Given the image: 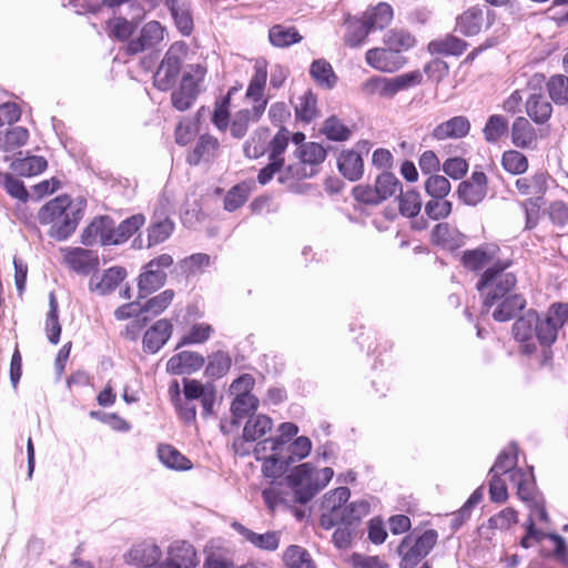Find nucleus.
<instances>
[{
	"instance_id": "obj_1",
	"label": "nucleus",
	"mask_w": 568,
	"mask_h": 568,
	"mask_svg": "<svg viewBox=\"0 0 568 568\" xmlns=\"http://www.w3.org/2000/svg\"><path fill=\"white\" fill-rule=\"evenodd\" d=\"M85 201L73 202L68 195H60L44 204L38 220L41 224H52L51 234L59 241L67 240L83 217Z\"/></svg>"
},
{
	"instance_id": "obj_2",
	"label": "nucleus",
	"mask_w": 568,
	"mask_h": 568,
	"mask_svg": "<svg viewBox=\"0 0 568 568\" xmlns=\"http://www.w3.org/2000/svg\"><path fill=\"white\" fill-rule=\"evenodd\" d=\"M333 476L334 470L331 467L316 470L311 463H304L291 470L286 481L293 490L294 500L305 505L327 486Z\"/></svg>"
},
{
	"instance_id": "obj_3",
	"label": "nucleus",
	"mask_w": 568,
	"mask_h": 568,
	"mask_svg": "<svg viewBox=\"0 0 568 568\" xmlns=\"http://www.w3.org/2000/svg\"><path fill=\"white\" fill-rule=\"evenodd\" d=\"M511 265L509 260L497 261L489 265L481 274L476 288L484 297V307L488 311L500 298L513 294L516 287L517 277L507 268Z\"/></svg>"
},
{
	"instance_id": "obj_4",
	"label": "nucleus",
	"mask_w": 568,
	"mask_h": 568,
	"mask_svg": "<svg viewBox=\"0 0 568 568\" xmlns=\"http://www.w3.org/2000/svg\"><path fill=\"white\" fill-rule=\"evenodd\" d=\"M517 447L515 444L507 446L497 457L489 474H509L510 481L517 488V495L521 500H529L535 490V480L531 469L526 471L517 468Z\"/></svg>"
},
{
	"instance_id": "obj_5",
	"label": "nucleus",
	"mask_w": 568,
	"mask_h": 568,
	"mask_svg": "<svg viewBox=\"0 0 568 568\" xmlns=\"http://www.w3.org/2000/svg\"><path fill=\"white\" fill-rule=\"evenodd\" d=\"M437 540L438 534L434 529L407 534L397 547L399 568H415L432 551Z\"/></svg>"
},
{
	"instance_id": "obj_6",
	"label": "nucleus",
	"mask_w": 568,
	"mask_h": 568,
	"mask_svg": "<svg viewBox=\"0 0 568 568\" xmlns=\"http://www.w3.org/2000/svg\"><path fill=\"white\" fill-rule=\"evenodd\" d=\"M351 497V490L347 487H337L326 493L322 500V515L320 524L324 529H331L338 525L345 509V504Z\"/></svg>"
},
{
	"instance_id": "obj_7",
	"label": "nucleus",
	"mask_w": 568,
	"mask_h": 568,
	"mask_svg": "<svg viewBox=\"0 0 568 568\" xmlns=\"http://www.w3.org/2000/svg\"><path fill=\"white\" fill-rule=\"evenodd\" d=\"M173 264V257L170 254H161L151 260L140 274L138 286L141 294H150L165 284V268Z\"/></svg>"
},
{
	"instance_id": "obj_8",
	"label": "nucleus",
	"mask_w": 568,
	"mask_h": 568,
	"mask_svg": "<svg viewBox=\"0 0 568 568\" xmlns=\"http://www.w3.org/2000/svg\"><path fill=\"white\" fill-rule=\"evenodd\" d=\"M165 29L159 21L146 22L138 37L132 38L124 47L125 53L135 55L146 50L156 49L164 40Z\"/></svg>"
},
{
	"instance_id": "obj_9",
	"label": "nucleus",
	"mask_w": 568,
	"mask_h": 568,
	"mask_svg": "<svg viewBox=\"0 0 568 568\" xmlns=\"http://www.w3.org/2000/svg\"><path fill=\"white\" fill-rule=\"evenodd\" d=\"M266 80V62L264 60H258L254 65V73L250 80L245 93L246 99L253 103L251 110L255 116H262L267 106L268 100L264 97Z\"/></svg>"
},
{
	"instance_id": "obj_10",
	"label": "nucleus",
	"mask_w": 568,
	"mask_h": 568,
	"mask_svg": "<svg viewBox=\"0 0 568 568\" xmlns=\"http://www.w3.org/2000/svg\"><path fill=\"white\" fill-rule=\"evenodd\" d=\"M273 428V420L264 414L251 416L244 425L242 438H237L233 443L235 454L240 456L248 455L250 449L246 447L247 442H256L264 437Z\"/></svg>"
},
{
	"instance_id": "obj_11",
	"label": "nucleus",
	"mask_w": 568,
	"mask_h": 568,
	"mask_svg": "<svg viewBox=\"0 0 568 568\" xmlns=\"http://www.w3.org/2000/svg\"><path fill=\"white\" fill-rule=\"evenodd\" d=\"M199 564L194 547L186 541L172 542L165 559L155 568H195Z\"/></svg>"
},
{
	"instance_id": "obj_12",
	"label": "nucleus",
	"mask_w": 568,
	"mask_h": 568,
	"mask_svg": "<svg viewBox=\"0 0 568 568\" xmlns=\"http://www.w3.org/2000/svg\"><path fill=\"white\" fill-rule=\"evenodd\" d=\"M65 264L74 272L88 275L99 267L97 252L82 247H67L61 250Z\"/></svg>"
},
{
	"instance_id": "obj_13",
	"label": "nucleus",
	"mask_w": 568,
	"mask_h": 568,
	"mask_svg": "<svg viewBox=\"0 0 568 568\" xmlns=\"http://www.w3.org/2000/svg\"><path fill=\"white\" fill-rule=\"evenodd\" d=\"M365 60L375 70L389 73L399 70L406 63V59L402 54L388 47L369 49L365 54Z\"/></svg>"
},
{
	"instance_id": "obj_14",
	"label": "nucleus",
	"mask_w": 568,
	"mask_h": 568,
	"mask_svg": "<svg viewBox=\"0 0 568 568\" xmlns=\"http://www.w3.org/2000/svg\"><path fill=\"white\" fill-rule=\"evenodd\" d=\"M458 197L467 205H477L487 194V178L481 171H474L469 179L457 189Z\"/></svg>"
},
{
	"instance_id": "obj_15",
	"label": "nucleus",
	"mask_w": 568,
	"mask_h": 568,
	"mask_svg": "<svg viewBox=\"0 0 568 568\" xmlns=\"http://www.w3.org/2000/svg\"><path fill=\"white\" fill-rule=\"evenodd\" d=\"M181 64V59L173 50H168L153 77L154 85L161 91L171 89L180 74Z\"/></svg>"
},
{
	"instance_id": "obj_16",
	"label": "nucleus",
	"mask_w": 568,
	"mask_h": 568,
	"mask_svg": "<svg viewBox=\"0 0 568 568\" xmlns=\"http://www.w3.org/2000/svg\"><path fill=\"white\" fill-rule=\"evenodd\" d=\"M112 219L109 216L95 217L82 232L81 243L85 246L94 244H112Z\"/></svg>"
},
{
	"instance_id": "obj_17",
	"label": "nucleus",
	"mask_w": 568,
	"mask_h": 568,
	"mask_svg": "<svg viewBox=\"0 0 568 568\" xmlns=\"http://www.w3.org/2000/svg\"><path fill=\"white\" fill-rule=\"evenodd\" d=\"M162 551L160 547L150 540H144L134 545L125 558L129 564L142 568H155L160 562Z\"/></svg>"
},
{
	"instance_id": "obj_18",
	"label": "nucleus",
	"mask_w": 568,
	"mask_h": 568,
	"mask_svg": "<svg viewBox=\"0 0 568 568\" xmlns=\"http://www.w3.org/2000/svg\"><path fill=\"white\" fill-rule=\"evenodd\" d=\"M231 527L240 534L245 541L253 545L255 548L265 551H275L280 546L281 532L280 531H266L264 534H257L239 521H233Z\"/></svg>"
},
{
	"instance_id": "obj_19",
	"label": "nucleus",
	"mask_w": 568,
	"mask_h": 568,
	"mask_svg": "<svg viewBox=\"0 0 568 568\" xmlns=\"http://www.w3.org/2000/svg\"><path fill=\"white\" fill-rule=\"evenodd\" d=\"M537 323V312L527 311L513 325L514 337L523 343L525 353L530 354L536 349L535 344V324Z\"/></svg>"
},
{
	"instance_id": "obj_20",
	"label": "nucleus",
	"mask_w": 568,
	"mask_h": 568,
	"mask_svg": "<svg viewBox=\"0 0 568 568\" xmlns=\"http://www.w3.org/2000/svg\"><path fill=\"white\" fill-rule=\"evenodd\" d=\"M277 430V436L264 438L256 444L254 448L256 459L263 458L262 452L274 449L285 450V446L298 433V427L293 423H282Z\"/></svg>"
},
{
	"instance_id": "obj_21",
	"label": "nucleus",
	"mask_w": 568,
	"mask_h": 568,
	"mask_svg": "<svg viewBox=\"0 0 568 568\" xmlns=\"http://www.w3.org/2000/svg\"><path fill=\"white\" fill-rule=\"evenodd\" d=\"M204 357L191 351H183L173 355L166 364V371L173 375L191 374L204 365Z\"/></svg>"
},
{
	"instance_id": "obj_22",
	"label": "nucleus",
	"mask_w": 568,
	"mask_h": 568,
	"mask_svg": "<svg viewBox=\"0 0 568 568\" xmlns=\"http://www.w3.org/2000/svg\"><path fill=\"white\" fill-rule=\"evenodd\" d=\"M199 94V81L190 73L182 77L180 88L172 93V104L179 111L192 106Z\"/></svg>"
},
{
	"instance_id": "obj_23",
	"label": "nucleus",
	"mask_w": 568,
	"mask_h": 568,
	"mask_svg": "<svg viewBox=\"0 0 568 568\" xmlns=\"http://www.w3.org/2000/svg\"><path fill=\"white\" fill-rule=\"evenodd\" d=\"M470 131V122L464 115H456L439 123L432 132V136L438 141L446 139H462Z\"/></svg>"
},
{
	"instance_id": "obj_24",
	"label": "nucleus",
	"mask_w": 568,
	"mask_h": 568,
	"mask_svg": "<svg viewBox=\"0 0 568 568\" xmlns=\"http://www.w3.org/2000/svg\"><path fill=\"white\" fill-rule=\"evenodd\" d=\"M165 6L181 34L190 36L194 28L190 2L186 0H165Z\"/></svg>"
},
{
	"instance_id": "obj_25",
	"label": "nucleus",
	"mask_w": 568,
	"mask_h": 568,
	"mask_svg": "<svg viewBox=\"0 0 568 568\" xmlns=\"http://www.w3.org/2000/svg\"><path fill=\"white\" fill-rule=\"evenodd\" d=\"M173 331L168 320L155 322L143 336V347L149 353H156L168 342Z\"/></svg>"
},
{
	"instance_id": "obj_26",
	"label": "nucleus",
	"mask_w": 568,
	"mask_h": 568,
	"mask_svg": "<svg viewBox=\"0 0 568 568\" xmlns=\"http://www.w3.org/2000/svg\"><path fill=\"white\" fill-rule=\"evenodd\" d=\"M297 158L300 159L301 163L303 164H310L312 166L311 172H303V173H294V175L297 179H304V178H311L313 176L316 171L314 170V166L320 165L324 162L326 159V150L316 142H307L305 144L300 145L296 149Z\"/></svg>"
},
{
	"instance_id": "obj_27",
	"label": "nucleus",
	"mask_w": 568,
	"mask_h": 568,
	"mask_svg": "<svg viewBox=\"0 0 568 568\" xmlns=\"http://www.w3.org/2000/svg\"><path fill=\"white\" fill-rule=\"evenodd\" d=\"M465 235L448 223H438L432 231V241L447 250H456L465 245Z\"/></svg>"
},
{
	"instance_id": "obj_28",
	"label": "nucleus",
	"mask_w": 568,
	"mask_h": 568,
	"mask_svg": "<svg viewBox=\"0 0 568 568\" xmlns=\"http://www.w3.org/2000/svg\"><path fill=\"white\" fill-rule=\"evenodd\" d=\"M144 17V10L141 7H136V13L128 20L124 17H114L109 21L110 34L120 41L131 40V36L136 30L140 21Z\"/></svg>"
},
{
	"instance_id": "obj_29",
	"label": "nucleus",
	"mask_w": 568,
	"mask_h": 568,
	"mask_svg": "<svg viewBox=\"0 0 568 568\" xmlns=\"http://www.w3.org/2000/svg\"><path fill=\"white\" fill-rule=\"evenodd\" d=\"M126 271L121 266H113L104 271L101 276H92L90 280V288L101 295H105L114 291L118 285L125 278Z\"/></svg>"
},
{
	"instance_id": "obj_30",
	"label": "nucleus",
	"mask_w": 568,
	"mask_h": 568,
	"mask_svg": "<svg viewBox=\"0 0 568 568\" xmlns=\"http://www.w3.org/2000/svg\"><path fill=\"white\" fill-rule=\"evenodd\" d=\"M525 106L527 115L537 124L546 123L552 114V104L539 92H530Z\"/></svg>"
},
{
	"instance_id": "obj_31",
	"label": "nucleus",
	"mask_w": 568,
	"mask_h": 568,
	"mask_svg": "<svg viewBox=\"0 0 568 568\" xmlns=\"http://www.w3.org/2000/svg\"><path fill=\"white\" fill-rule=\"evenodd\" d=\"M494 306L491 316L497 322H506L516 316L526 306V300L521 294L513 293L499 300Z\"/></svg>"
},
{
	"instance_id": "obj_32",
	"label": "nucleus",
	"mask_w": 568,
	"mask_h": 568,
	"mask_svg": "<svg viewBox=\"0 0 568 568\" xmlns=\"http://www.w3.org/2000/svg\"><path fill=\"white\" fill-rule=\"evenodd\" d=\"M156 453L160 462L169 469L185 471L193 467V463L170 444H160Z\"/></svg>"
},
{
	"instance_id": "obj_33",
	"label": "nucleus",
	"mask_w": 568,
	"mask_h": 568,
	"mask_svg": "<svg viewBox=\"0 0 568 568\" xmlns=\"http://www.w3.org/2000/svg\"><path fill=\"white\" fill-rule=\"evenodd\" d=\"M337 166L342 175L349 181L359 180L364 173L363 159L358 152L353 150L341 152Z\"/></svg>"
},
{
	"instance_id": "obj_34",
	"label": "nucleus",
	"mask_w": 568,
	"mask_h": 568,
	"mask_svg": "<svg viewBox=\"0 0 568 568\" xmlns=\"http://www.w3.org/2000/svg\"><path fill=\"white\" fill-rule=\"evenodd\" d=\"M262 456L258 460H264L262 469L266 477L277 478L292 465L282 449L262 452Z\"/></svg>"
},
{
	"instance_id": "obj_35",
	"label": "nucleus",
	"mask_w": 568,
	"mask_h": 568,
	"mask_svg": "<svg viewBox=\"0 0 568 568\" xmlns=\"http://www.w3.org/2000/svg\"><path fill=\"white\" fill-rule=\"evenodd\" d=\"M393 8L386 2L367 8L363 13V20L371 31L383 30L393 20Z\"/></svg>"
},
{
	"instance_id": "obj_36",
	"label": "nucleus",
	"mask_w": 568,
	"mask_h": 568,
	"mask_svg": "<svg viewBox=\"0 0 568 568\" xmlns=\"http://www.w3.org/2000/svg\"><path fill=\"white\" fill-rule=\"evenodd\" d=\"M496 256L494 246H479L475 250L465 251L462 257L463 265L470 271H480L489 265Z\"/></svg>"
},
{
	"instance_id": "obj_37",
	"label": "nucleus",
	"mask_w": 568,
	"mask_h": 568,
	"mask_svg": "<svg viewBox=\"0 0 568 568\" xmlns=\"http://www.w3.org/2000/svg\"><path fill=\"white\" fill-rule=\"evenodd\" d=\"M219 140L210 134H203L199 138L192 153L187 155V162L191 165H197L201 161L212 160L219 150Z\"/></svg>"
},
{
	"instance_id": "obj_38",
	"label": "nucleus",
	"mask_w": 568,
	"mask_h": 568,
	"mask_svg": "<svg viewBox=\"0 0 568 568\" xmlns=\"http://www.w3.org/2000/svg\"><path fill=\"white\" fill-rule=\"evenodd\" d=\"M515 186L521 195H531L536 196L535 200H541L547 190V174L540 171L532 176L519 178L516 180Z\"/></svg>"
},
{
	"instance_id": "obj_39",
	"label": "nucleus",
	"mask_w": 568,
	"mask_h": 568,
	"mask_svg": "<svg viewBox=\"0 0 568 568\" xmlns=\"http://www.w3.org/2000/svg\"><path fill=\"white\" fill-rule=\"evenodd\" d=\"M467 48V43L452 34L444 38L433 40L428 44L430 53L445 54V55H460Z\"/></svg>"
},
{
	"instance_id": "obj_40",
	"label": "nucleus",
	"mask_w": 568,
	"mask_h": 568,
	"mask_svg": "<svg viewBox=\"0 0 568 568\" xmlns=\"http://www.w3.org/2000/svg\"><path fill=\"white\" fill-rule=\"evenodd\" d=\"M145 223V217L142 214H134L124 221H122L118 226L114 225L112 221V244L118 245L128 241L143 224Z\"/></svg>"
},
{
	"instance_id": "obj_41",
	"label": "nucleus",
	"mask_w": 568,
	"mask_h": 568,
	"mask_svg": "<svg viewBox=\"0 0 568 568\" xmlns=\"http://www.w3.org/2000/svg\"><path fill=\"white\" fill-rule=\"evenodd\" d=\"M346 32L344 34V42L351 48H357L362 45L372 32L363 18H351L345 20Z\"/></svg>"
},
{
	"instance_id": "obj_42",
	"label": "nucleus",
	"mask_w": 568,
	"mask_h": 568,
	"mask_svg": "<svg viewBox=\"0 0 568 568\" xmlns=\"http://www.w3.org/2000/svg\"><path fill=\"white\" fill-rule=\"evenodd\" d=\"M174 230V223L169 217L153 216L148 227V247L166 241Z\"/></svg>"
},
{
	"instance_id": "obj_43",
	"label": "nucleus",
	"mask_w": 568,
	"mask_h": 568,
	"mask_svg": "<svg viewBox=\"0 0 568 568\" xmlns=\"http://www.w3.org/2000/svg\"><path fill=\"white\" fill-rule=\"evenodd\" d=\"M511 140L517 148L527 149L536 141V132L530 122L524 118H517L511 126Z\"/></svg>"
},
{
	"instance_id": "obj_44",
	"label": "nucleus",
	"mask_w": 568,
	"mask_h": 568,
	"mask_svg": "<svg viewBox=\"0 0 568 568\" xmlns=\"http://www.w3.org/2000/svg\"><path fill=\"white\" fill-rule=\"evenodd\" d=\"M483 22L481 9L473 7L458 17L457 29L464 36H476L480 32Z\"/></svg>"
},
{
	"instance_id": "obj_45",
	"label": "nucleus",
	"mask_w": 568,
	"mask_h": 568,
	"mask_svg": "<svg viewBox=\"0 0 568 568\" xmlns=\"http://www.w3.org/2000/svg\"><path fill=\"white\" fill-rule=\"evenodd\" d=\"M384 43L400 54V52L412 49L416 44V39L407 30L394 28L385 33Z\"/></svg>"
},
{
	"instance_id": "obj_46",
	"label": "nucleus",
	"mask_w": 568,
	"mask_h": 568,
	"mask_svg": "<svg viewBox=\"0 0 568 568\" xmlns=\"http://www.w3.org/2000/svg\"><path fill=\"white\" fill-rule=\"evenodd\" d=\"M283 561L287 568H316L310 552L298 545H291L285 549Z\"/></svg>"
},
{
	"instance_id": "obj_47",
	"label": "nucleus",
	"mask_w": 568,
	"mask_h": 568,
	"mask_svg": "<svg viewBox=\"0 0 568 568\" xmlns=\"http://www.w3.org/2000/svg\"><path fill=\"white\" fill-rule=\"evenodd\" d=\"M258 407V399L253 394H237L231 404V412L234 417L233 424L237 425L241 419L254 413Z\"/></svg>"
},
{
	"instance_id": "obj_48",
	"label": "nucleus",
	"mask_w": 568,
	"mask_h": 568,
	"mask_svg": "<svg viewBox=\"0 0 568 568\" xmlns=\"http://www.w3.org/2000/svg\"><path fill=\"white\" fill-rule=\"evenodd\" d=\"M310 73L320 85L326 89H332L337 82V77L331 63L324 59L314 60Z\"/></svg>"
},
{
	"instance_id": "obj_49",
	"label": "nucleus",
	"mask_w": 568,
	"mask_h": 568,
	"mask_svg": "<svg viewBox=\"0 0 568 568\" xmlns=\"http://www.w3.org/2000/svg\"><path fill=\"white\" fill-rule=\"evenodd\" d=\"M47 168V161L42 156L32 155L22 159H16L11 163V169L22 176H32L43 172Z\"/></svg>"
},
{
	"instance_id": "obj_50",
	"label": "nucleus",
	"mask_w": 568,
	"mask_h": 568,
	"mask_svg": "<svg viewBox=\"0 0 568 568\" xmlns=\"http://www.w3.org/2000/svg\"><path fill=\"white\" fill-rule=\"evenodd\" d=\"M295 114L297 120L305 123L312 122L318 115L317 99L311 90L298 98V102L295 105Z\"/></svg>"
},
{
	"instance_id": "obj_51",
	"label": "nucleus",
	"mask_w": 568,
	"mask_h": 568,
	"mask_svg": "<svg viewBox=\"0 0 568 568\" xmlns=\"http://www.w3.org/2000/svg\"><path fill=\"white\" fill-rule=\"evenodd\" d=\"M366 94L392 98L397 93L394 78L372 77L363 84Z\"/></svg>"
},
{
	"instance_id": "obj_52",
	"label": "nucleus",
	"mask_w": 568,
	"mask_h": 568,
	"mask_svg": "<svg viewBox=\"0 0 568 568\" xmlns=\"http://www.w3.org/2000/svg\"><path fill=\"white\" fill-rule=\"evenodd\" d=\"M549 98L556 105L568 103V77L555 74L546 83Z\"/></svg>"
},
{
	"instance_id": "obj_53",
	"label": "nucleus",
	"mask_w": 568,
	"mask_h": 568,
	"mask_svg": "<svg viewBox=\"0 0 568 568\" xmlns=\"http://www.w3.org/2000/svg\"><path fill=\"white\" fill-rule=\"evenodd\" d=\"M268 38L271 43L278 48L288 47L302 40V37L295 28L281 24H276L270 29Z\"/></svg>"
},
{
	"instance_id": "obj_54",
	"label": "nucleus",
	"mask_w": 568,
	"mask_h": 568,
	"mask_svg": "<svg viewBox=\"0 0 568 568\" xmlns=\"http://www.w3.org/2000/svg\"><path fill=\"white\" fill-rule=\"evenodd\" d=\"M508 131V120L501 114H493L487 119L483 129L484 138L488 143H496Z\"/></svg>"
},
{
	"instance_id": "obj_55",
	"label": "nucleus",
	"mask_w": 568,
	"mask_h": 568,
	"mask_svg": "<svg viewBox=\"0 0 568 568\" xmlns=\"http://www.w3.org/2000/svg\"><path fill=\"white\" fill-rule=\"evenodd\" d=\"M49 312L45 320V332L48 339L52 344H58L61 335V325L58 315V302L54 293L49 295Z\"/></svg>"
},
{
	"instance_id": "obj_56",
	"label": "nucleus",
	"mask_w": 568,
	"mask_h": 568,
	"mask_svg": "<svg viewBox=\"0 0 568 568\" xmlns=\"http://www.w3.org/2000/svg\"><path fill=\"white\" fill-rule=\"evenodd\" d=\"M291 132L286 128H281L273 139L268 142L266 151H268L270 161H278L284 164L283 154L287 149Z\"/></svg>"
},
{
	"instance_id": "obj_57",
	"label": "nucleus",
	"mask_w": 568,
	"mask_h": 568,
	"mask_svg": "<svg viewBox=\"0 0 568 568\" xmlns=\"http://www.w3.org/2000/svg\"><path fill=\"white\" fill-rule=\"evenodd\" d=\"M232 359L226 352L217 351L209 356L205 374L213 378L224 376L231 368Z\"/></svg>"
},
{
	"instance_id": "obj_58",
	"label": "nucleus",
	"mask_w": 568,
	"mask_h": 568,
	"mask_svg": "<svg viewBox=\"0 0 568 568\" xmlns=\"http://www.w3.org/2000/svg\"><path fill=\"white\" fill-rule=\"evenodd\" d=\"M400 186L402 184L398 179L389 171H383L375 181V187L381 196V202L396 194Z\"/></svg>"
},
{
	"instance_id": "obj_59",
	"label": "nucleus",
	"mask_w": 568,
	"mask_h": 568,
	"mask_svg": "<svg viewBox=\"0 0 568 568\" xmlns=\"http://www.w3.org/2000/svg\"><path fill=\"white\" fill-rule=\"evenodd\" d=\"M212 333L213 328L211 325L206 323L194 324L190 331L180 339L176 347L179 348L185 345L203 344L211 337Z\"/></svg>"
},
{
	"instance_id": "obj_60",
	"label": "nucleus",
	"mask_w": 568,
	"mask_h": 568,
	"mask_svg": "<svg viewBox=\"0 0 568 568\" xmlns=\"http://www.w3.org/2000/svg\"><path fill=\"white\" fill-rule=\"evenodd\" d=\"M262 116H255L251 109H242L237 111L231 123V134L236 138H243L248 129L250 123L257 122Z\"/></svg>"
},
{
	"instance_id": "obj_61",
	"label": "nucleus",
	"mask_w": 568,
	"mask_h": 568,
	"mask_svg": "<svg viewBox=\"0 0 568 568\" xmlns=\"http://www.w3.org/2000/svg\"><path fill=\"white\" fill-rule=\"evenodd\" d=\"M371 506L368 501L364 499L354 500L351 504L345 506L343 518H341L339 524L353 525L355 523L361 521L364 517H366L369 513Z\"/></svg>"
},
{
	"instance_id": "obj_62",
	"label": "nucleus",
	"mask_w": 568,
	"mask_h": 568,
	"mask_svg": "<svg viewBox=\"0 0 568 568\" xmlns=\"http://www.w3.org/2000/svg\"><path fill=\"white\" fill-rule=\"evenodd\" d=\"M322 132L332 141H347L352 133L349 128L336 116H329L325 120Z\"/></svg>"
},
{
	"instance_id": "obj_63",
	"label": "nucleus",
	"mask_w": 568,
	"mask_h": 568,
	"mask_svg": "<svg viewBox=\"0 0 568 568\" xmlns=\"http://www.w3.org/2000/svg\"><path fill=\"white\" fill-rule=\"evenodd\" d=\"M503 168L515 175L521 174L528 169L527 158L516 150H509L504 152L501 158Z\"/></svg>"
},
{
	"instance_id": "obj_64",
	"label": "nucleus",
	"mask_w": 568,
	"mask_h": 568,
	"mask_svg": "<svg viewBox=\"0 0 568 568\" xmlns=\"http://www.w3.org/2000/svg\"><path fill=\"white\" fill-rule=\"evenodd\" d=\"M422 209V199L419 192L407 190L399 195V212L407 216L414 217L418 215Z\"/></svg>"
}]
</instances>
